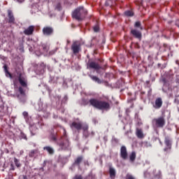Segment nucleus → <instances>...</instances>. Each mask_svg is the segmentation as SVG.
Segmentation results:
<instances>
[{
    "label": "nucleus",
    "instance_id": "nucleus-40",
    "mask_svg": "<svg viewBox=\"0 0 179 179\" xmlns=\"http://www.w3.org/2000/svg\"><path fill=\"white\" fill-rule=\"evenodd\" d=\"M44 150H45V147L43 148Z\"/></svg>",
    "mask_w": 179,
    "mask_h": 179
},
{
    "label": "nucleus",
    "instance_id": "nucleus-7",
    "mask_svg": "<svg viewBox=\"0 0 179 179\" xmlns=\"http://www.w3.org/2000/svg\"><path fill=\"white\" fill-rule=\"evenodd\" d=\"M100 68H101L100 66V65H99V64L94 62H90L88 64H87V69H96V70H99L100 69Z\"/></svg>",
    "mask_w": 179,
    "mask_h": 179
},
{
    "label": "nucleus",
    "instance_id": "nucleus-26",
    "mask_svg": "<svg viewBox=\"0 0 179 179\" xmlns=\"http://www.w3.org/2000/svg\"><path fill=\"white\" fill-rule=\"evenodd\" d=\"M82 159L83 158L81 157H78L77 159L76 160L75 163L76 164H79V163H80V162H82Z\"/></svg>",
    "mask_w": 179,
    "mask_h": 179
},
{
    "label": "nucleus",
    "instance_id": "nucleus-18",
    "mask_svg": "<svg viewBox=\"0 0 179 179\" xmlns=\"http://www.w3.org/2000/svg\"><path fill=\"white\" fill-rule=\"evenodd\" d=\"M45 150L49 153V155H54V148L51 147H46Z\"/></svg>",
    "mask_w": 179,
    "mask_h": 179
},
{
    "label": "nucleus",
    "instance_id": "nucleus-36",
    "mask_svg": "<svg viewBox=\"0 0 179 179\" xmlns=\"http://www.w3.org/2000/svg\"><path fill=\"white\" fill-rule=\"evenodd\" d=\"M43 34H45V27H44V28L43 29Z\"/></svg>",
    "mask_w": 179,
    "mask_h": 179
},
{
    "label": "nucleus",
    "instance_id": "nucleus-10",
    "mask_svg": "<svg viewBox=\"0 0 179 179\" xmlns=\"http://www.w3.org/2000/svg\"><path fill=\"white\" fill-rule=\"evenodd\" d=\"M131 34H133V36H134V37H136V38H141L142 37V34L141 33V31H137L136 29H132L131 31Z\"/></svg>",
    "mask_w": 179,
    "mask_h": 179
},
{
    "label": "nucleus",
    "instance_id": "nucleus-29",
    "mask_svg": "<svg viewBox=\"0 0 179 179\" xmlns=\"http://www.w3.org/2000/svg\"><path fill=\"white\" fill-rule=\"evenodd\" d=\"M21 137L22 138V139H25V141H27V136H26V134L22 133Z\"/></svg>",
    "mask_w": 179,
    "mask_h": 179
},
{
    "label": "nucleus",
    "instance_id": "nucleus-12",
    "mask_svg": "<svg viewBox=\"0 0 179 179\" xmlns=\"http://www.w3.org/2000/svg\"><path fill=\"white\" fill-rule=\"evenodd\" d=\"M38 150H31L29 153V156L30 157H36V156H38Z\"/></svg>",
    "mask_w": 179,
    "mask_h": 179
},
{
    "label": "nucleus",
    "instance_id": "nucleus-27",
    "mask_svg": "<svg viewBox=\"0 0 179 179\" xmlns=\"http://www.w3.org/2000/svg\"><path fill=\"white\" fill-rule=\"evenodd\" d=\"M19 92L20 93V94H24V90H23V88L22 87H20L18 88Z\"/></svg>",
    "mask_w": 179,
    "mask_h": 179
},
{
    "label": "nucleus",
    "instance_id": "nucleus-14",
    "mask_svg": "<svg viewBox=\"0 0 179 179\" xmlns=\"http://www.w3.org/2000/svg\"><path fill=\"white\" fill-rule=\"evenodd\" d=\"M54 33V29L50 27H45V36H51Z\"/></svg>",
    "mask_w": 179,
    "mask_h": 179
},
{
    "label": "nucleus",
    "instance_id": "nucleus-11",
    "mask_svg": "<svg viewBox=\"0 0 179 179\" xmlns=\"http://www.w3.org/2000/svg\"><path fill=\"white\" fill-rule=\"evenodd\" d=\"M163 105V101H162V99L158 98L155 101V105H154L155 108H160Z\"/></svg>",
    "mask_w": 179,
    "mask_h": 179
},
{
    "label": "nucleus",
    "instance_id": "nucleus-41",
    "mask_svg": "<svg viewBox=\"0 0 179 179\" xmlns=\"http://www.w3.org/2000/svg\"><path fill=\"white\" fill-rule=\"evenodd\" d=\"M141 30H142V27H141Z\"/></svg>",
    "mask_w": 179,
    "mask_h": 179
},
{
    "label": "nucleus",
    "instance_id": "nucleus-30",
    "mask_svg": "<svg viewBox=\"0 0 179 179\" xmlns=\"http://www.w3.org/2000/svg\"><path fill=\"white\" fill-rule=\"evenodd\" d=\"M99 30V26L94 27V31H95V33H97Z\"/></svg>",
    "mask_w": 179,
    "mask_h": 179
},
{
    "label": "nucleus",
    "instance_id": "nucleus-42",
    "mask_svg": "<svg viewBox=\"0 0 179 179\" xmlns=\"http://www.w3.org/2000/svg\"><path fill=\"white\" fill-rule=\"evenodd\" d=\"M145 176H146V173H145Z\"/></svg>",
    "mask_w": 179,
    "mask_h": 179
},
{
    "label": "nucleus",
    "instance_id": "nucleus-13",
    "mask_svg": "<svg viewBox=\"0 0 179 179\" xmlns=\"http://www.w3.org/2000/svg\"><path fill=\"white\" fill-rule=\"evenodd\" d=\"M18 80L20 82V85H21L22 87H27V83H26L24 78H22L21 76H19Z\"/></svg>",
    "mask_w": 179,
    "mask_h": 179
},
{
    "label": "nucleus",
    "instance_id": "nucleus-15",
    "mask_svg": "<svg viewBox=\"0 0 179 179\" xmlns=\"http://www.w3.org/2000/svg\"><path fill=\"white\" fill-rule=\"evenodd\" d=\"M136 136L140 139H142V138H143V132L142 131L141 129H136Z\"/></svg>",
    "mask_w": 179,
    "mask_h": 179
},
{
    "label": "nucleus",
    "instance_id": "nucleus-28",
    "mask_svg": "<svg viewBox=\"0 0 179 179\" xmlns=\"http://www.w3.org/2000/svg\"><path fill=\"white\" fill-rule=\"evenodd\" d=\"M22 115L24 117V118H27V117H29V113L24 111L22 113Z\"/></svg>",
    "mask_w": 179,
    "mask_h": 179
},
{
    "label": "nucleus",
    "instance_id": "nucleus-17",
    "mask_svg": "<svg viewBox=\"0 0 179 179\" xmlns=\"http://www.w3.org/2000/svg\"><path fill=\"white\" fill-rule=\"evenodd\" d=\"M90 78L91 79H92V80H94V82H96V83H101V80L96 76H90Z\"/></svg>",
    "mask_w": 179,
    "mask_h": 179
},
{
    "label": "nucleus",
    "instance_id": "nucleus-39",
    "mask_svg": "<svg viewBox=\"0 0 179 179\" xmlns=\"http://www.w3.org/2000/svg\"><path fill=\"white\" fill-rule=\"evenodd\" d=\"M53 141H55V137H53Z\"/></svg>",
    "mask_w": 179,
    "mask_h": 179
},
{
    "label": "nucleus",
    "instance_id": "nucleus-4",
    "mask_svg": "<svg viewBox=\"0 0 179 179\" xmlns=\"http://www.w3.org/2000/svg\"><path fill=\"white\" fill-rule=\"evenodd\" d=\"M153 122H155V125L158 128H162V127H164V124H166V122L164 121V118L163 117H159V118L155 119L153 120Z\"/></svg>",
    "mask_w": 179,
    "mask_h": 179
},
{
    "label": "nucleus",
    "instance_id": "nucleus-22",
    "mask_svg": "<svg viewBox=\"0 0 179 179\" xmlns=\"http://www.w3.org/2000/svg\"><path fill=\"white\" fill-rule=\"evenodd\" d=\"M154 175L155 176V177H158L160 178V176H162V173H160V171H154Z\"/></svg>",
    "mask_w": 179,
    "mask_h": 179
},
{
    "label": "nucleus",
    "instance_id": "nucleus-16",
    "mask_svg": "<svg viewBox=\"0 0 179 179\" xmlns=\"http://www.w3.org/2000/svg\"><path fill=\"white\" fill-rule=\"evenodd\" d=\"M109 173H110V178L113 179L114 177H115V169H114V168H110Z\"/></svg>",
    "mask_w": 179,
    "mask_h": 179
},
{
    "label": "nucleus",
    "instance_id": "nucleus-20",
    "mask_svg": "<svg viewBox=\"0 0 179 179\" xmlns=\"http://www.w3.org/2000/svg\"><path fill=\"white\" fill-rule=\"evenodd\" d=\"M4 71L6 73V75H9V76H12V75L10 74V73L9 72V71H8V65L4 64V66H3Z\"/></svg>",
    "mask_w": 179,
    "mask_h": 179
},
{
    "label": "nucleus",
    "instance_id": "nucleus-5",
    "mask_svg": "<svg viewBox=\"0 0 179 179\" xmlns=\"http://www.w3.org/2000/svg\"><path fill=\"white\" fill-rule=\"evenodd\" d=\"M71 50H73L74 54H78L80 50V43L78 41L74 42L71 46Z\"/></svg>",
    "mask_w": 179,
    "mask_h": 179
},
{
    "label": "nucleus",
    "instance_id": "nucleus-2",
    "mask_svg": "<svg viewBox=\"0 0 179 179\" xmlns=\"http://www.w3.org/2000/svg\"><path fill=\"white\" fill-rule=\"evenodd\" d=\"M86 13H87V11L83 7H79L73 12L72 16L76 20H82V16L86 15Z\"/></svg>",
    "mask_w": 179,
    "mask_h": 179
},
{
    "label": "nucleus",
    "instance_id": "nucleus-24",
    "mask_svg": "<svg viewBox=\"0 0 179 179\" xmlns=\"http://www.w3.org/2000/svg\"><path fill=\"white\" fill-rule=\"evenodd\" d=\"M165 143H166V146L171 145V141H170V139H169L167 138H165Z\"/></svg>",
    "mask_w": 179,
    "mask_h": 179
},
{
    "label": "nucleus",
    "instance_id": "nucleus-9",
    "mask_svg": "<svg viewBox=\"0 0 179 179\" xmlns=\"http://www.w3.org/2000/svg\"><path fill=\"white\" fill-rule=\"evenodd\" d=\"M121 157L122 159H127L128 157V153L127 152V148L125 146L121 148Z\"/></svg>",
    "mask_w": 179,
    "mask_h": 179
},
{
    "label": "nucleus",
    "instance_id": "nucleus-23",
    "mask_svg": "<svg viewBox=\"0 0 179 179\" xmlns=\"http://www.w3.org/2000/svg\"><path fill=\"white\" fill-rule=\"evenodd\" d=\"M124 15L126 16H132L134 15V12H132L131 10H127V11L124 12Z\"/></svg>",
    "mask_w": 179,
    "mask_h": 179
},
{
    "label": "nucleus",
    "instance_id": "nucleus-33",
    "mask_svg": "<svg viewBox=\"0 0 179 179\" xmlns=\"http://www.w3.org/2000/svg\"><path fill=\"white\" fill-rule=\"evenodd\" d=\"M74 179H83L82 176H76Z\"/></svg>",
    "mask_w": 179,
    "mask_h": 179
},
{
    "label": "nucleus",
    "instance_id": "nucleus-21",
    "mask_svg": "<svg viewBox=\"0 0 179 179\" xmlns=\"http://www.w3.org/2000/svg\"><path fill=\"white\" fill-rule=\"evenodd\" d=\"M14 163L17 167H20L22 164H20V162H19V160L16 158L14 159Z\"/></svg>",
    "mask_w": 179,
    "mask_h": 179
},
{
    "label": "nucleus",
    "instance_id": "nucleus-31",
    "mask_svg": "<svg viewBox=\"0 0 179 179\" xmlns=\"http://www.w3.org/2000/svg\"><path fill=\"white\" fill-rule=\"evenodd\" d=\"M135 27H141V22H136L135 23Z\"/></svg>",
    "mask_w": 179,
    "mask_h": 179
},
{
    "label": "nucleus",
    "instance_id": "nucleus-6",
    "mask_svg": "<svg viewBox=\"0 0 179 179\" xmlns=\"http://www.w3.org/2000/svg\"><path fill=\"white\" fill-rule=\"evenodd\" d=\"M25 36H31L34 33V26L31 25L23 31Z\"/></svg>",
    "mask_w": 179,
    "mask_h": 179
},
{
    "label": "nucleus",
    "instance_id": "nucleus-19",
    "mask_svg": "<svg viewBox=\"0 0 179 179\" xmlns=\"http://www.w3.org/2000/svg\"><path fill=\"white\" fill-rule=\"evenodd\" d=\"M129 158L131 162H134V160L136 159V153L135 152H132L131 154L130 155Z\"/></svg>",
    "mask_w": 179,
    "mask_h": 179
},
{
    "label": "nucleus",
    "instance_id": "nucleus-25",
    "mask_svg": "<svg viewBox=\"0 0 179 179\" xmlns=\"http://www.w3.org/2000/svg\"><path fill=\"white\" fill-rule=\"evenodd\" d=\"M82 128H83V131H87V129L89 128V125H87V124H83Z\"/></svg>",
    "mask_w": 179,
    "mask_h": 179
},
{
    "label": "nucleus",
    "instance_id": "nucleus-38",
    "mask_svg": "<svg viewBox=\"0 0 179 179\" xmlns=\"http://www.w3.org/2000/svg\"><path fill=\"white\" fill-rule=\"evenodd\" d=\"M177 82L179 83V76L177 77Z\"/></svg>",
    "mask_w": 179,
    "mask_h": 179
},
{
    "label": "nucleus",
    "instance_id": "nucleus-35",
    "mask_svg": "<svg viewBox=\"0 0 179 179\" xmlns=\"http://www.w3.org/2000/svg\"><path fill=\"white\" fill-rule=\"evenodd\" d=\"M17 2H19L20 3H22V2H23L24 0H17Z\"/></svg>",
    "mask_w": 179,
    "mask_h": 179
},
{
    "label": "nucleus",
    "instance_id": "nucleus-32",
    "mask_svg": "<svg viewBox=\"0 0 179 179\" xmlns=\"http://www.w3.org/2000/svg\"><path fill=\"white\" fill-rule=\"evenodd\" d=\"M10 170L14 171V170H15V165H13V164H10Z\"/></svg>",
    "mask_w": 179,
    "mask_h": 179
},
{
    "label": "nucleus",
    "instance_id": "nucleus-8",
    "mask_svg": "<svg viewBox=\"0 0 179 179\" xmlns=\"http://www.w3.org/2000/svg\"><path fill=\"white\" fill-rule=\"evenodd\" d=\"M82 122H73L71 124V128H75L76 129H78V131H80L82 129Z\"/></svg>",
    "mask_w": 179,
    "mask_h": 179
},
{
    "label": "nucleus",
    "instance_id": "nucleus-37",
    "mask_svg": "<svg viewBox=\"0 0 179 179\" xmlns=\"http://www.w3.org/2000/svg\"><path fill=\"white\" fill-rule=\"evenodd\" d=\"M23 179H27V176H23Z\"/></svg>",
    "mask_w": 179,
    "mask_h": 179
},
{
    "label": "nucleus",
    "instance_id": "nucleus-1",
    "mask_svg": "<svg viewBox=\"0 0 179 179\" xmlns=\"http://www.w3.org/2000/svg\"><path fill=\"white\" fill-rule=\"evenodd\" d=\"M90 104L95 108H99V110H103L110 108V104L106 101H99L97 99H92L90 100Z\"/></svg>",
    "mask_w": 179,
    "mask_h": 179
},
{
    "label": "nucleus",
    "instance_id": "nucleus-3",
    "mask_svg": "<svg viewBox=\"0 0 179 179\" xmlns=\"http://www.w3.org/2000/svg\"><path fill=\"white\" fill-rule=\"evenodd\" d=\"M7 13L8 23H9V24H15L16 20L15 19V15H13V12H12L11 10H8Z\"/></svg>",
    "mask_w": 179,
    "mask_h": 179
},
{
    "label": "nucleus",
    "instance_id": "nucleus-34",
    "mask_svg": "<svg viewBox=\"0 0 179 179\" xmlns=\"http://www.w3.org/2000/svg\"><path fill=\"white\" fill-rule=\"evenodd\" d=\"M50 55H52L54 54H55V51H52L49 52Z\"/></svg>",
    "mask_w": 179,
    "mask_h": 179
}]
</instances>
